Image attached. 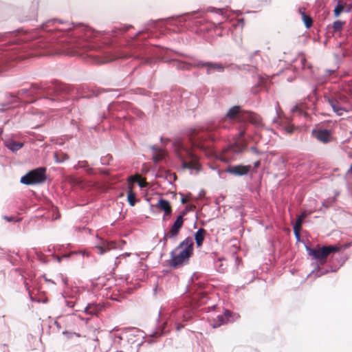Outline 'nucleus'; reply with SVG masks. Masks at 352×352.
<instances>
[{"label": "nucleus", "instance_id": "nucleus-1", "mask_svg": "<svg viewBox=\"0 0 352 352\" xmlns=\"http://www.w3.org/2000/svg\"><path fill=\"white\" fill-rule=\"evenodd\" d=\"M187 135L188 138V143L180 139H176L173 142L174 151L177 154H181L183 152L186 154H193L192 153L196 152L197 149L204 150L209 146L201 143L204 138L202 132L197 129H190Z\"/></svg>", "mask_w": 352, "mask_h": 352}, {"label": "nucleus", "instance_id": "nucleus-2", "mask_svg": "<svg viewBox=\"0 0 352 352\" xmlns=\"http://www.w3.org/2000/svg\"><path fill=\"white\" fill-rule=\"evenodd\" d=\"M193 252V240L188 236L170 252V266L177 268L188 261Z\"/></svg>", "mask_w": 352, "mask_h": 352}, {"label": "nucleus", "instance_id": "nucleus-3", "mask_svg": "<svg viewBox=\"0 0 352 352\" xmlns=\"http://www.w3.org/2000/svg\"><path fill=\"white\" fill-rule=\"evenodd\" d=\"M226 118L230 120H236L239 122L248 121L255 125H258L261 123L258 116L252 112L244 111L239 106L230 108L226 114Z\"/></svg>", "mask_w": 352, "mask_h": 352}, {"label": "nucleus", "instance_id": "nucleus-4", "mask_svg": "<svg viewBox=\"0 0 352 352\" xmlns=\"http://www.w3.org/2000/svg\"><path fill=\"white\" fill-rule=\"evenodd\" d=\"M45 171L46 168L43 167L30 170L21 178V182L25 185L41 184L46 179Z\"/></svg>", "mask_w": 352, "mask_h": 352}, {"label": "nucleus", "instance_id": "nucleus-5", "mask_svg": "<svg viewBox=\"0 0 352 352\" xmlns=\"http://www.w3.org/2000/svg\"><path fill=\"white\" fill-rule=\"evenodd\" d=\"M306 250L309 255L312 256L317 260L322 261L326 259L331 253L339 252L340 248L336 245L322 246L317 249L306 247Z\"/></svg>", "mask_w": 352, "mask_h": 352}, {"label": "nucleus", "instance_id": "nucleus-6", "mask_svg": "<svg viewBox=\"0 0 352 352\" xmlns=\"http://www.w3.org/2000/svg\"><path fill=\"white\" fill-rule=\"evenodd\" d=\"M210 325L213 328H217L222 324H226L227 322H233L236 320L239 316V314H232L230 311L225 310L223 314L217 315L215 317L210 316Z\"/></svg>", "mask_w": 352, "mask_h": 352}, {"label": "nucleus", "instance_id": "nucleus-7", "mask_svg": "<svg viewBox=\"0 0 352 352\" xmlns=\"http://www.w3.org/2000/svg\"><path fill=\"white\" fill-rule=\"evenodd\" d=\"M244 133L245 131L243 130L239 132L238 136L234 139L233 142L228 145L226 150V152H230L233 154L249 152L244 140L243 139Z\"/></svg>", "mask_w": 352, "mask_h": 352}, {"label": "nucleus", "instance_id": "nucleus-8", "mask_svg": "<svg viewBox=\"0 0 352 352\" xmlns=\"http://www.w3.org/2000/svg\"><path fill=\"white\" fill-rule=\"evenodd\" d=\"M183 216L179 215L177 217L176 221L174 222L170 230L168 232L164 231V236L161 241H162L164 244H166L168 239L176 238L178 236L179 231L183 226Z\"/></svg>", "mask_w": 352, "mask_h": 352}, {"label": "nucleus", "instance_id": "nucleus-9", "mask_svg": "<svg viewBox=\"0 0 352 352\" xmlns=\"http://www.w3.org/2000/svg\"><path fill=\"white\" fill-rule=\"evenodd\" d=\"M312 134L314 138L323 143L331 142L333 140L332 133L329 129L320 127L313 130Z\"/></svg>", "mask_w": 352, "mask_h": 352}, {"label": "nucleus", "instance_id": "nucleus-10", "mask_svg": "<svg viewBox=\"0 0 352 352\" xmlns=\"http://www.w3.org/2000/svg\"><path fill=\"white\" fill-rule=\"evenodd\" d=\"M250 168V166H230L226 169V172L235 176H243L247 175L249 173Z\"/></svg>", "mask_w": 352, "mask_h": 352}, {"label": "nucleus", "instance_id": "nucleus-11", "mask_svg": "<svg viewBox=\"0 0 352 352\" xmlns=\"http://www.w3.org/2000/svg\"><path fill=\"white\" fill-rule=\"evenodd\" d=\"M68 48L63 49L60 51V53H64L69 55H75V54H81L78 52V49L84 47L85 45L82 43V41H75L72 44L67 45Z\"/></svg>", "mask_w": 352, "mask_h": 352}, {"label": "nucleus", "instance_id": "nucleus-12", "mask_svg": "<svg viewBox=\"0 0 352 352\" xmlns=\"http://www.w3.org/2000/svg\"><path fill=\"white\" fill-rule=\"evenodd\" d=\"M182 167L184 168H188L191 170V173L195 171V173H197L201 170V165L198 162L196 159H192L189 162H183Z\"/></svg>", "mask_w": 352, "mask_h": 352}, {"label": "nucleus", "instance_id": "nucleus-13", "mask_svg": "<svg viewBox=\"0 0 352 352\" xmlns=\"http://www.w3.org/2000/svg\"><path fill=\"white\" fill-rule=\"evenodd\" d=\"M198 66L206 67L207 72L208 74L212 73L214 71L221 72L223 70L222 65L216 63H199Z\"/></svg>", "mask_w": 352, "mask_h": 352}, {"label": "nucleus", "instance_id": "nucleus-14", "mask_svg": "<svg viewBox=\"0 0 352 352\" xmlns=\"http://www.w3.org/2000/svg\"><path fill=\"white\" fill-rule=\"evenodd\" d=\"M5 145L12 152H15L22 147L23 143L17 142L12 139H9L5 142Z\"/></svg>", "mask_w": 352, "mask_h": 352}, {"label": "nucleus", "instance_id": "nucleus-15", "mask_svg": "<svg viewBox=\"0 0 352 352\" xmlns=\"http://www.w3.org/2000/svg\"><path fill=\"white\" fill-rule=\"evenodd\" d=\"M329 104L332 107L333 111L338 116H342L343 112L345 111V109L339 105V103L335 99H329L328 100Z\"/></svg>", "mask_w": 352, "mask_h": 352}, {"label": "nucleus", "instance_id": "nucleus-16", "mask_svg": "<svg viewBox=\"0 0 352 352\" xmlns=\"http://www.w3.org/2000/svg\"><path fill=\"white\" fill-rule=\"evenodd\" d=\"M206 230L204 228H199L195 234V240L198 248L201 247L204 240Z\"/></svg>", "mask_w": 352, "mask_h": 352}, {"label": "nucleus", "instance_id": "nucleus-17", "mask_svg": "<svg viewBox=\"0 0 352 352\" xmlns=\"http://www.w3.org/2000/svg\"><path fill=\"white\" fill-rule=\"evenodd\" d=\"M302 219L300 217H297L296 222L293 225L294 234L297 241L300 240V231L301 230Z\"/></svg>", "mask_w": 352, "mask_h": 352}, {"label": "nucleus", "instance_id": "nucleus-18", "mask_svg": "<svg viewBox=\"0 0 352 352\" xmlns=\"http://www.w3.org/2000/svg\"><path fill=\"white\" fill-rule=\"evenodd\" d=\"M113 246V244L104 243L102 245H97L96 249L97 250L98 254L102 255L104 252L112 248Z\"/></svg>", "mask_w": 352, "mask_h": 352}, {"label": "nucleus", "instance_id": "nucleus-19", "mask_svg": "<svg viewBox=\"0 0 352 352\" xmlns=\"http://www.w3.org/2000/svg\"><path fill=\"white\" fill-rule=\"evenodd\" d=\"M304 110H305V107L302 104H296L291 109L292 113H294V114H299V115H301V114H305V113H304Z\"/></svg>", "mask_w": 352, "mask_h": 352}, {"label": "nucleus", "instance_id": "nucleus-20", "mask_svg": "<svg viewBox=\"0 0 352 352\" xmlns=\"http://www.w3.org/2000/svg\"><path fill=\"white\" fill-rule=\"evenodd\" d=\"M127 199L130 206H133L135 204V195L133 192L131 187H129V190L127 192Z\"/></svg>", "mask_w": 352, "mask_h": 352}, {"label": "nucleus", "instance_id": "nucleus-21", "mask_svg": "<svg viewBox=\"0 0 352 352\" xmlns=\"http://www.w3.org/2000/svg\"><path fill=\"white\" fill-rule=\"evenodd\" d=\"M157 206L162 210H164L168 208L170 206V203L168 201L164 199H160L157 202Z\"/></svg>", "mask_w": 352, "mask_h": 352}, {"label": "nucleus", "instance_id": "nucleus-22", "mask_svg": "<svg viewBox=\"0 0 352 352\" xmlns=\"http://www.w3.org/2000/svg\"><path fill=\"white\" fill-rule=\"evenodd\" d=\"M344 10V6L340 1H338L337 6L335 8L333 12L335 16L338 17L342 12Z\"/></svg>", "mask_w": 352, "mask_h": 352}, {"label": "nucleus", "instance_id": "nucleus-23", "mask_svg": "<svg viewBox=\"0 0 352 352\" xmlns=\"http://www.w3.org/2000/svg\"><path fill=\"white\" fill-rule=\"evenodd\" d=\"M299 11L302 14V19L305 23V26L307 28H310L312 24V20H311V17L306 15L304 12H302L301 10H300Z\"/></svg>", "mask_w": 352, "mask_h": 352}, {"label": "nucleus", "instance_id": "nucleus-24", "mask_svg": "<svg viewBox=\"0 0 352 352\" xmlns=\"http://www.w3.org/2000/svg\"><path fill=\"white\" fill-rule=\"evenodd\" d=\"M96 306V304L95 303H89L88 304L84 309V312L87 314H89V315H94L96 314V311H91V309L93 307H95Z\"/></svg>", "mask_w": 352, "mask_h": 352}, {"label": "nucleus", "instance_id": "nucleus-25", "mask_svg": "<svg viewBox=\"0 0 352 352\" xmlns=\"http://www.w3.org/2000/svg\"><path fill=\"white\" fill-rule=\"evenodd\" d=\"M139 179H140V177L138 175L130 176L128 178V183L130 186L133 185L134 183L138 182Z\"/></svg>", "mask_w": 352, "mask_h": 352}, {"label": "nucleus", "instance_id": "nucleus-26", "mask_svg": "<svg viewBox=\"0 0 352 352\" xmlns=\"http://www.w3.org/2000/svg\"><path fill=\"white\" fill-rule=\"evenodd\" d=\"M344 25V23L340 21H337L333 23V28L334 30H340Z\"/></svg>", "mask_w": 352, "mask_h": 352}, {"label": "nucleus", "instance_id": "nucleus-27", "mask_svg": "<svg viewBox=\"0 0 352 352\" xmlns=\"http://www.w3.org/2000/svg\"><path fill=\"white\" fill-rule=\"evenodd\" d=\"M190 65H191L190 63L179 62L177 66L182 69H188L190 67Z\"/></svg>", "mask_w": 352, "mask_h": 352}, {"label": "nucleus", "instance_id": "nucleus-28", "mask_svg": "<svg viewBox=\"0 0 352 352\" xmlns=\"http://www.w3.org/2000/svg\"><path fill=\"white\" fill-rule=\"evenodd\" d=\"M66 156H67V155H54V158L55 161H56L57 163H62V162H63L65 160H67Z\"/></svg>", "mask_w": 352, "mask_h": 352}, {"label": "nucleus", "instance_id": "nucleus-29", "mask_svg": "<svg viewBox=\"0 0 352 352\" xmlns=\"http://www.w3.org/2000/svg\"><path fill=\"white\" fill-rule=\"evenodd\" d=\"M328 271H320V270H317L316 272L315 271H312L311 273L310 274V276H314L315 277H319L322 275H324L326 273H327Z\"/></svg>", "mask_w": 352, "mask_h": 352}, {"label": "nucleus", "instance_id": "nucleus-30", "mask_svg": "<svg viewBox=\"0 0 352 352\" xmlns=\"http://www.w3.org/2000/svg\"><path fill=\"white\" fill-rule=\"evenodd\" d=\"M54 21H49L47 22V23H45V25H43L42 28L45 30V31H52V29H49L48 28H50V25L52 23H54Z\"/></svg>", "mask_w": 352, "mask_h": 352}, {"label": "nucleus", "instance_id": "nucleus-31", "mask_svg": "<svg viewBox=\"0 0 352 352\" xmlns=\"http://www.w3.org/2000/svg\"><path fill=\"white\" fill-rule=\"evenodd\" d=\"M344 10L345 12H349L351 11V10L352 9V4H349V5H346V4H344Z\"/></svg>", "mask_w": 352, "mask_h": 352}, {"label": "nucleus", "instance_id": "nucleus-32", "mask_svg": "<svg viewBox=\"0 0 352 352\" xmlns=\"http://www.w3.org/2000/svg\"><path fill=\"white\" fill-rule=\"evenodd\" d=\"M162 155H153V162L157 164L161 160Z\"/></svg>", "mask_w": 352, "mask_h": 352}, {"label": "nucleus", "instance_id": "nucleus-33", "mask_svg": "<svg viewBox=\"0 0 352 352\" xmlns=\"http://www.w3.org/2000/svg\"><path fill=\"white\" fill-rule=\"evenodd\" d=\"M164 212L165 215L170 214H171V208L169 206L168 208L163 210Z\"/></svg>", "mask_w": 352, "mask_h": 352}, {"label": "nucleus", "instance_id": "nucleus-34", "mask_svg": "<svg viewBox=\"0 0 352 352\" xmlns=\"http://www.w3.org/2000/svg\"><path fill=\"white\" fill-rule=\"evenodd\" d=\"M298 217H300V218H301V219H302V220H303L305 218H306V217H307V212H305V211H304V212H302L301 213V214H300V215H298Z\"/></svg>", "mask_w": 352, "mask_h": 352}, {"label": "nucleus", "instance_id": "nucleus-35", "mask_svg": "<svg viewBox=\"0 0 352 352\" xmlns=\"http://www.w3.org/2000/svg\"><path fill=\"white\" fill-rule=\"evenodd\" d=\"M138 183L140 188H144L146 186V184L144 182L141 181L140 179H139Z\"/></svg>", "mask_w": 352, "mask_h": 352}, {"label": "nucleus", "instance_id": "nucleus-36", "mask_svg": "<svg viewBox=\"0 0 352 352\" xmlns=\"http://www.w3.org/2000/svg\"><path fill=\"white\" fill-rule=\"evenodd\" d=\"M67 306L69 307H73L74 306V302L72 301H67Z\"/></svg>", "mask_w": 352, "mask_h": 352}, {"label": "nucleus", "instance_id": "nucleus-37", "mask_svg": "<svg viewBox=\"0 0 352 352\" xmlns=\"http://www.w3.org/2000/svg\"><path fill=\"white\" fill-rule=\"evenodd\" d=\"M4 219H6V221H12L14 218L12 217H8V216H5L4 217Z\"/></svg>", "mask_w": 352, "mask_h": 352}, {"label": "nucleus", "instance_id": "nucleus-38", "mask_svg": "<svg viewBox=\"0 0 352 352\" xmlns=\"http://www.w3.org/2000/svg\"><path fill=\"white\" fill-rule=\"evenodd\" d=\"M107 156H108V155H106V156L102 157L100 158V161H101V163H102V164H106L105 158H106Z\"/></svg>", "mask_w": 352, "mask_h": 352}, {"label": "nucleus", "instance_id": "nucleus-39", "mask_svg": "<svg viewBox=\"0 0 352 352\" xmlns=\"http://www.w3.org/2000/svg\"><path fill=\"white\" fill-rule=\"evenodd\" d=\"M153 148V151L154 152H160V149L158 148V147H157V146H153V148Z\"/></svg>", "mask_w": 352, "mask_h": 352}, {"label": "nucleus", "instance_id": "nucleus-40", "mask_svg": "<svg viewBox=\"0 0 352 352\" xmlns=\"http://www.w3.org/2000/svg\"><path fill=\"white\" fill-rule=\"evenodd\" d=\"M91 311H96V314L97 313L98 311V307H97V305L96 304V306L95 307H93L91 309Z\"/></svg>", "mask_w": 352, "mask_h": 352}, {"label": "nucleus", "instance_id": "nucleus-41", "mask_svg": "<svg viewBox=\"0 0 352 352\" xmlns=\"http://www.w3.org/2000/svg\"><path fill=\"white\" fill-rule=\"evenodd\" d=\"M286 131L287 133H291L292 129V127L291 126H288L286 128Z\"/></svg>", "mask_w": 352, "mask_h": 352}, {"label": "nucleus", "instance_id": "nucleus-42", "mask_svg": "<svg viewBox=\"0 0 352 352\" xmlns=\"http://www.w3.org/2000/svg\"><path fill=\"white\" fill-rule=\"evenodd\" d=\"M351 245H352V242L351 243H346L344 245V248H347L349 247H350Z\"/></svg>", "mask_w": 352, "mask_h": 352}, {"label": "nucleus", "instance_id": "nucleus-43", "mask_svg": "<svg viewBox=\"0 0 352 352\" xmlns=\"http://www.w3.org/2000/svg\"><path fill=\"white\" fill-rule=\"evenodd\" d=\"M62 258L63 257H60V256H56L55 258L56 259V261L60 263L62 260Z\"/></svg>", "mask_w": 352, "mask_h": 352}, {"label": "nucleus", "instance_id": "nucleus-44", "mask_svg": "<svg viewBox=\"0 0 352 352\" xmlns=\"http://www.w3.org/2000/svg\"><path fill=\"white\" fill-rule=\"evenodd\" d=\"M259 164H260V162H259L258 161L255 162H254V166H255V167H258V165H259Z\"/></svg>", "mask_w": 352, "mask_h": 352}, {"label": "nucleus", "instance_id": "nucleus-45", "mask_svg": "<svg viewBox=\"0 0 352 352\" xmlns=\"http://www.w3.org/2000/svg\"><path fill=\"white\" fill-rule=\"evenodd\" d=\"M252 152H254V153L257 152L256 150V148L252 146Z\"/></svg>", "mask_w": 352, "mask_h": 352}, {"label": "nucleus", "instance_id": "nucleus-46", "mask_svg": "<svg viewBox=\"0 0 352 352\" xmlns=\"http://www.w3.org/2000/svg\"><path fill=\"white\" fill-rule=\"evenodd\" d=\"M181 201H182V203L184 204V203H186V200L184 197H182L181 199Z\"/></svg>", "mask_w": 352, "mask_h": 352}, {"label": "nucleus", "instance_id": "nucleus-47", "mask_svg": "<svg viewBox=\"0 0 352 352\" xmlns=\"http://www.w3.org/2000/svg\"><path fill=\"white\" fill-rule=\"evenodd\" d=\"M115 338H118L119 340H122V337L120 336H116Z\"/></svg>", "mask_w": 352, "mask_h": 352}, {"label": "nucleus", "instance_id": "nucleus-48", "mask_svg": "<svg viewBox=\"0 0 352 352\" xmlns=\"http://www.w3.org/2000/svg\"><path fill=\"white\" fill-rule=\"evenodd\" d=\"M215 307H216V305H213L212 307H209V308L214 310Z\"/></svg>", "mask_w": 352, "mask_h": 352}, {"label": "nucleus", "instance_id": "nucleus-49", "mask_svg": "<svg viewBox=\"0 0 352 352\" xmlns=\"http://www.w3.org/2000/svg\"><path fill=\"white\" fill-rule=\"evenodd\" d=\"M177 331H179L181 327L180 326H177Z\"/></svg>", "mask_w": 352, "mask_h": 352}, {"label": "nucleus", "instance_id": "nucleus-50", "mask_svg": "<svg viewBox=\"0 0 352 352\" xmlns=\"http://www.w3.org/2000/svg\"><path fill=\"white\" fill-rule=\"evenodd\" d=\"M82 254V255H85V254H87V252H83Z\"/></svg>", "mask_w": 352, "mask_h": 352}, {"label": "nucleus", "instance_id": "nucleus-51", "mask_svg": "<svg viewBox=\"0 0 352 352\" xmlns=\"http://www.w3.org/2000/svg\"><path fill=\"white\" fill-rule=\"evenodd\" d=\"M219 156L220 157H219V159L222 160H223V158H222L221 157H222L223 155H219Z\"/></svg>", "mask_w": 352, "mask_h": 352}, {"label": "nucleus", "instance_id": "nucleus-52", "mask_svg": "<svg viewBox=\"0 0 352 352\" xmlns=\"http://www.w3.org/2000/svg\"><path fill=\"white\" fill-rule=\"evenodd\" d=\"M63 257H64V258H67V257H68V256H67V255H64Z\"/></svg>", "mask_w": 352, "mask_h": 352}, {"label": "nucleus", "instance_id": "nucleus-53", "mask_svg": "<svg viewBox=\"0 0 352 352\" xmlns=\"http://www.w3.org/2000/svg\"><path fill=\"white\" fill-rule=\"evenodd\" d=\"M48 251L51 252V250H50V247L48 248Z\"/></svg>", "mask_w": 352, "mask_h": 352}, {"label": "nucleus", "instance_id": "nucleus-54", "mask_svg": "<svg viewBox=\"0 0 352 352\" xmlns=\"http://www.w3.org/2000/svg\"><path fill=\"white\" fill-rule=\"evenodd\" d=\"M350 168L352 169V164L351 165Z\"/></svg>", "mask_w": 352, "mask_h": 352}, {"label": "nucleus", "instance_id": "nucleus-55", "mask_svg": "<svg viewBox=\"0 0 352 352\" xmlns=\"http://www.w3.org/2000/svg\"><path fill=\"white\" fill-rule=\"evenodd\" d=\"M3 109H0V110H3Z\"/></svg>", "mask_w": 352, "mask_h": 352}]
</instances>
